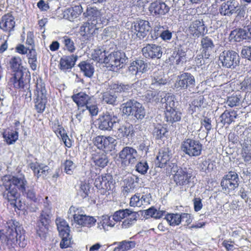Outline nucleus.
<instances>
[{"instance_id":"obj_23","label":"nucleus","mask_w":251,"mask_h":251,"mask_svg":"<svg viewBox=\"0 0 251 251\" xmlns=\"http://www.w3.org/2000/svg\"><path fill=\"white\" fill-rule=\"evenodd\" d=\"M52 128L56 135L58 137L60 136L65 145L68 148H70L72 146V141L58 120H55L52 122Z\"/></svg>"},{"instance_id":"obj_1","label":"nucleus","mask_w":251,"mask_h":251,"mask_svg":"<svg viewBox=\"0 0 251 251\" xmlns=\"http://www.w3.org/2000/svg\"><path fill=\"white\" fill-rule=\"evenodd\" d=\"M26 244L24 231L14 221L7 222L5 228L0 230V246L24 248Z\"/></svg>"},{"instance_id":"obj_34","label":"nucleus","mask_w":251,"mask_h":251,"mask_svg":"<svg viewBox=\"0 0 251 251\" xmlns=\"http://www.w3.org/2000/svg\"><path fill=\"white\" fill-rule=\"evenodd\" d=\"M72 98L78 107H85L89 103L88 101L90 100V96L83 92L73 95Z\"/></svg>"},{"instance_id":"obj_21","label":"nucleus","mask_w":251,"mask_h":251,"mask_svg":"<svg viewBox=\"0 0 251 251\" xmlns=\"http://www.w3.org/2000/svg\"><path fill=\"white\" fill-rule=\"evenodd\" d=\"M149 10L153 15L161 16L167 13L170 10V7L164 2L159 0L151 2Z\"/></svg>"},{"instance_id":"obj_14","label":"nucleus","mask_w":251,"mask_h":251,"mask_svg":"<svg viewBox=\"0 0 251 251\" xmlns=\"http://www.w3.org/2000/svg\"><path fill=\"white\" fill-rule=\"evenodd\" d=\"M117 117L113 113L106 112L98 120L99 128L103 130H111L118 124Z\"/></svg>"},{"instance_id":"obj_8","label":"nucleus","mask_w":251,"mask_h":251,"mask_svg":"<svg viewBox=\"0 0 251 251\" xmlns=\"http://www.w3.org/2000/svg\"><path fill=\"white\" fill-rule=\"evenodd\" d=\"M36 87L35 107L37 112L42 113L44 111L47 102V91L45 85L41 79L37 80Z\"/></svg>"},{"instance_id":"obj_16","label":"nucleus","mask_w":251,"mask_h":251,"mask_svg":"<svg viewBox=\"0 0 251 251\" xmlns=\"http://www.w3.org/2000/svg\"><path fill=\"white\" fill-rule=\"evenodd\" d=\"M151 26L148 21L143 20H136L131 26V31L140 39H143L148 34Z\"/></svg>"},{"instance_id":"obj_24","label":"nucleus","mask_w":251,"mask_h":251,"mask_svg":"<svg viewBox=\"0 0 251 251\" xmlns=\"http://www.w3.org/2000/svg\"><path fill=\"white\" fill-rule=\"evenodd\" d=\"M148 64L143 60L138 59L131 63L128 67V71L131 74L137 75L139 74H143L148 70Z\"/></svg>"},{"instance_id":"obj_56","label":"nucleus","mask_w":251,"mask_h":251,"mask_svg":"<svg viewBox=\"0 0 251 251\" xmlns=\"http://www.w3.org/2000/svg\"><path fill=\"white\" fill-rule=\"evenodd\" d=\"M104 150L108 151H111L114 148L116 144H117V141L115 139L112 137H104Z\"/></svg>"},{"instance_id":"obj_38","label":"nucleus","mask_w":251,"mask_h":251,"mask_svg":"<svg viewBox=\"0 0 251 251\" xmlns=\"http://www.w3.org/2000/svg\"><path fill=\"white\" fill-rule=\"evenodd\" d=\"M30 168L33 171L35 176L39 177L41 176H46L47 172L49 169L47 166L43 164H39L37 162L31 163L30 164Z\"/></svg>"},{"instance_id":"obj_59","label":"nucleus","mask_w":251,"mask_h":251,"mask_svg":"<svg viewBox=\"0 0 251 251\" xmlns=\"http://www.w3.org/2000/svg\"><path fill=\"white\" fill-rule=\"evenodd\" d=\"M62 238V240L60 243V246L62 249L69 247L71 243V238L70 233L67 235H60Z\"/></svg>"},{"instance_id":"obj_58","label":"nucleus","mask_w":251,"mask_h":251,"mask_svg":"<svg viewBox=\"0 0 251 251\" xmlns=\"http://www.w3.org/2000/svg\"><path fill=\"white\" fill-rule=\"evenodd\" d=\"M149 170V165L147 161H141L136 165V170L142 175H145Z\"/></svg>"},{"instance_id":"obj_28","label":"nucleus","mask_w":251,"mask_h":251,"mask_svg":"<svg viewBox=\"0 0 251 251\" xmlns=\"http://www.w3.org/2000/svg\"><path fill=\"white\" fill-rule=\"evenodd\" d=\"M78 56L73 54L70 56H64L60 60L59 68L64 71L71 69L75 64Z\"/></svg>"},{"instance_id":"obj_9","label":"nucleus","mask_w":251,"mask_h":251,"mask_svg":"<svg viewBox=\"0 0 251 251\" xmlns=\"http://www.w3.org/2000/svg\"><path fill=\"white\" fill-rule=\"evenodd\" d=\"M128 58L124 52L116 51L108 55L105 64L111 69L122 68L127 63Z\"/></svg>"},{"instance_id":"obj_31","label":"nucleus","mask_w":251,"mask_h":251,"mask_svg":"<svg viewBox=\"0 0 251 251\" xmlns=\"http://www.w3.org/2000/svg\"><path fill=\"white\" fill-rule=\"evenodd\" d=\"M107 90L117 93H126L131 91V86L128 84H124L115 82L108 83Z\"/></svg>"},{"instance_id":"obj_61","label":"nucleus","mask_w":251,"mask_h":251,"mask_svg":"<svg viewBox=\"0 0 251 251\" xmlns=\"http://www.w3.org/2000/svg\"><path fill=\"white\" fill-rule=\"evenodd\" d=\"M75 168V165L72 161L70 160H66L64 163V170L67 174L69 175L72 174Z\"/></svg>"},{"instance_id":"obj_37","label":"nucleus","mask_w":251,"mask_h":251,"mask_svg":"<svg viewBox=\"0 0 251 251\" xmlns=\"http://www.w3.org/2000/svg\"><path fill=\"white\" fill-rule=\"evenodd\" d=\"M115 225V223L113 219H111V217L107 215H103L101 217L100 222L98 223V227L107 231L109 230V227H113Z\"/></svg>"},{"instance_id":"obj_19","label":"nucleus","mask_w":251,"mask_h":251,"mask_svg":"<svg viewBox=\"0 0 251 251\" xmlns=\"http://www.w3.org/2000/svg\"><path fill=\"white\" fill-rule=\"evenodd\" d=\"M206 27L202 19H196L190 23L187 31L193 37H199L203 34Z\"/></svg>"},{"instance_id":"obj_51","label":"nucleus","mask_w":251,"mask_h":251,"mask_svg":"<svg viewBox=\"0 0 251 251\" xmlns=\"http://www.w3.org/2000/svg\"><path fill=\"white\" fill-rule=\"evenodd\" d=\"M180 214L177 213H168L165 216V219L167 222L172 226L178 225L180 223Z\"/></svg>"},{"instance_id":"obj_22","label":"nucleus","mask_w":251,"mask_h":251,"mask_svg":"<svg viewBox=\"0 0 251 251\" xmlns=\"http://www.w3.org/2000/svg\"><path fill=\"white\" fill-rule=\"evenodd\" d=\"M142 51L143 55L146 58L159 59L162 54L161 47L154 44H148L142 49Z\"/></svg>"},{"instance_id":"obj_62","label":"nucleus","mask_w":251,"mask_h":251,"mask_svg":"<svg viewBox=\"0 0 251 251\" xmlns=\"http://www.w3.org/2000/svg\"><path fill=\"white\" fill-rule=\"evenodd\" d=\"M239 103L240 99L235 96L229 97L226 102V104L230 107H232L238 105Z\"/></svg>"},{"instance_id":"obj_33","label":"nucleus","mask_w":251,"mask_h":251,"mask_svg":"<svg viewBox=\"0 0 251 251\" xmlns=\"http://www.w3.org/2000/svg\"><path fill=\"white\" fill-rule=\"evenodd\" d=\"M92 159L96 166L102 168L107 166L109 162L107 156L102 152L93 153Z\"/></svg>"},{"instance_id":"obj_63","label":"nucleus","mask_w":251,"mask_h":251,"mask_svg":"<svg viewBox=\"0 0 251 251\" xmlns=\"http://www.w3.org/2000/svg\"><path fill=\"white\" fill-rule=\"evenodd\" d=\"M129 203L131 206L140 207L142 205V202L140 201V196L138 194L134 195L131 198Z\"/></svg>"},{"instance_id":"obj_49","label":"nucleus","mask_w":251,"mask_h":251,"mask_svg":"<svg viewBox=\"0 0 251 251\" xmlns=\"http://www.w3.org/2000/svg\"><path fill=\"white\" fill-rule=\"evenodd\" d=\"M29 52L27 54L28 63L30 65L32 70H35L36 69L37 65V53L35 50L33 48H31L28 50Z\"/></svg>"},{"instance_id":"obj_17","label":"nucleus","mask_w":251,"mask_h":251,"mask_svg":"<svg viewBox=\"0 0 251 251\" xmlns=\"http://www.w3.org/2000/svg\"><path fill=\"white\" fill-rule=\"evenodd\" d=\"M239 178L236 173L229 172L222 179L221 185L223 189L228 192L234 190L239 185Z\"/></svg>"},{"instance_id":"obj_43","label":"nucleus","mask_w":251,"mask_h":251,"mask_svg":"<svg viewBox=\"0 0 251 251\" xmlns=\"http://www.w3.org/2000/svg\"><path fill=\"white\" fill-rule=\"evenodd\" d=\"M3 137L7 144H13L18 139V132L13 130H5L3 133Z\"/></svg>"},{"instance_id":"obj_42","label":"nucleus","mask_w":251,"mask_h":251,"mask_svg":"<svg viewBox=\"0 0 251 251\" xmlns=\"http://www.w3.org/2000/svg\"><path fill=\"white\" fill-rule=\"evenodd\" d=\"M181 113L176 109L165 111V118L167 122L174 123L180 120Z\"/></svg>"},{"instance_id":"obj_25","label":"nucleus","mask_w":251,"mask_h":251,"mask_svg":"<svg viewBox=\"0 0 251 251\" xmlns=\"http://www.w3.org/2000/svg\"><path fill=\"white\" fill-rule=\"evenodd\" d=\"M85 16L88 18V21L94 23L97 22L96 25L100 27L102 25L100 12L96 7H88L86 12L84 13Z\"/></svg>"},{"instance_id":"obj_40","label":"nucleus","mask_w":251,"mask_h":251,"mask_svg":"<svg viewBox=\"0 0 251 251\" xmlns=\"http://www.w3.org/2000/svg\"><path fill=\"white\" fill-rule=\"evenodd\" d=\"M78 66L81 72L83 75L88 77H91L94 73V67L93 65L87 61L80 62Z\"/></svg>"},{"instance_id":"obj_5","label":"nucleus","mask_w":251,"mask_h":251,"mask_svg":"<svg viewBox=\"0 0 251 251\" xmlns=\"http://www.w3.org/2000/svg\"><path fill=\"white\" fill-rule=\"evenodd\" d=\"M68 218L74 221L75 223L83 226L91 227L97 220L92 216H86L81 208L71 206L68 212Z\"/></svg>"},{"instance_id":"obj_52","label":"nucleus","mask_w":251,"mask_h":251,"mask_svg":"<svg viewBox=\"0 0 251 251\" xmlns=\"http://www.w3.org/2000/svg\"><path fill=\"white\" fill-rule=\"evenodd\" d=\"M62 42L64 45V49L70 52H74L75 50V44L72 39L65 36L62 38Z\"/></svg>"},{"instance_id":"obj_46","label":"nucleus","mask_w":251,"mask_h":251,"mask_svg":"<svg viewBox=\"0 0 251 251\" xmlns=\"http://www.w3.org/2000/svg\"><path fill=\"white\" fill-rule=\"evenodd\" d=\"M171 158V153L168 151L160 152L159 155L157 156V160L158 161V167L160 168L164 167V165L170 160Z\"/></svg>"},{"instance_id":"obj_48","label":"nucleus","mask_w":251,"mask_h":251,"mask_svg":"<svg viewBox=\"0 0 251 251\" xmlns=\"http://www.w3.org/2000/svg\"><path fill=\"white\" fill-rule=\"evenodd\" d=\"M110 91L109 90L102 94V101L104 103L114 105L117 101V96L116 94H112Z\"/></svg>"},{"instance_id":"obj_3","label":"nucleus","mask_w":251,"mask_h":251,"mask_svg":"<svg viewBox=\"0 0 251 251\" xmlns=\"http://www.w3.org/2000/svg\"><path fill=\"white\" fill-rule=\"evenodd\" d=\"M9 64L10 68L15 72L14 76L11 78L10 82L15 88L25 87L28 88L29 84L24 77V71L25 68L22 65V60L20 57L13 56L10 58Z\"/></svg>"},{"instance_id":"obj_20","label":"nucleus","mask_w":251,"mask_h":251,"mask_svg":"<svg viewBox=\"0 0 251 251\" xmlns=\"http://www.w3.org/2000/svg\"><path fill=\"white\" fill-rule=\"evenodd\" d=\"M239 9L238 2L235 0H229L221 4L219 11L222 15L230 16L236 13Z\"/></svg>"},{"instance_id":"obj_18","label":"nucleus","mask_w":251,"mask_h":251,"mask_svg":"<svg viewBox=\"0 0 251 251\" xmlns=\"http://www.w3.org/2000/svg\"><path fill=\"white\" fill-rule=\"evenodd\" d=\"M229 39L235 42L251 39V24L245 26L243 28L232 31L229 35Z\"/></svg>"},{"instance_id":"obj_10","label":"nucleus","mask_w":251,"mask_h":251,"mask_svg":"<svg viewBox=\"0 0 251 251\" xmlns=\"http://www.w3.org/2000/svg\"><path fill=\"white\" fill-rule=\"evenodd\" d=\"M181 149L189 156H198L201 154L202 145L199 141L188 138L182 142Z\"/></svg>"},{"instance_id":"obj_47","label":"nucleus","mask_w":251,"mask_h":251,"mask_svg":"<svg viewBox=\"0 0 251 251\" xmlns=\"http://www.w3.org/2000/svg\"><path fill=\"white\" fill-rule=\"evenodd\" d=\"M93 59L101 63H105V61L107 58L105 50H102L100 49H97L94 50L92 53Z\"/></svg>"},{"instance_id":"obj_64","label":"nucleus","mask_w":251,"mask_h":251,"mask_svg":"<svg viewBox=\"0 0 251 251\" xmlns=\"http://www.w3.org/2000/svg\"><path fill=\"white\" fill-rule=\"evenodd\" d=\"M243 57L251 61V46H244L241 50Z\"/></svg>"},{"instance_id":"obj_12","label":"nucleus","mask_w":251,"mask_h":251,"mask_svg":"<svg viewBox=\"0 0 251 251\" xmlns=\"http://www.w3.org/2000/svg\"><path fill=\"white\" fill-rule=\"evenodd\" d=\"M196 85L195 77L190 73H183L178 75L174 84L176 89L185 90L193 88Z\"/></svg>"},{"instance_id":"obj_26","label":"nucleus","mask_w":251,"mask_h":251,"mask_svg":"<svg viewBox=\"0 0 251 251\" xmlns=\"http://www.w3.org/2000/svg\"><path fill=\"white\" fill-rule=\"evenodd\" d=\"M167 83L164 72L162 71H158L153 73L151 78V88L153 89H157L161 86Z\"/></svg>"},{"instance_id":"obj_7","label":"nucleus","mask_w":251,"mask_h":251,"mask_svg":"<svg viewBox=\"0 0 251 251\" xmlns=\"http://www.w3.org/2000/svg\"><path fill=\"white\" fill-rule=\"evenodd\" d=\"M173 179L177 185L183 186L188 184L192 176V171L186 168H182L173 164L171 169Z\"/></svg>"},{"instance_id":"obj_30","label":"nucleus","mask_w":251,"mask_h":251,"mask_svg":"<svg viewBox=\"0 0 251 251\" xmlns=\"http://www.w3.org/2000/svg\"><path fill=\"white\" fill-rule=\"evenodd\" d=\"M134 134V127L132 125L126 124L120 125L117 128L116 133L117 137L119 138L123 137H131Z\"/></svg>"},{"instance_id":"obj_60","label":"nucleus","mask_w":251,"mask_h":251,"mask_svg":"<svg viewBox=\"0 0 251 251\" xmlns=\"http://www.w3.org/2000/svg\"><path fill=\"white\" fill-rule=\"evenodd\" d=\"M242 156L246 161H249L251 160V146L243 147Z\"/></svg>"},{"instance_id":"obj_6","label":"nucleus","mask_w":251,"mask_h":251,"mask_svg":"<svg viewBox=\"0 0 251 251\" xmlns=\"http://www.w3.org/2000/svg\"><path fill=\"white\" fill-rule=\"evenodd\" d=\"M122 111L124 114L133 116L138 120L143 119L146 115V111L142 104L134 100L124 103Z\"/></svg>"},{"instance_id":"obj_11","label":"nucleus","mask_w":251,"mask_h":251,"mask_svg":"<svg viewBox=\"0 0 251 251\" xmlns=\"http://www.w3.org/2000/svg\"><path fill=\"white\" fill-rule=\"evenodd\" d=\"M119 158L123 166H127L134 164L138 156L137 151L130 147H124L119 153Z\"/></svg>"},{"instance_id":"obj_27","label":"nucleus","mask_w":251,"mask_h":251,"mask_svg":"<svg viewBox=\"0 0 251 251\" xmlns=\"http://www.w3.org/2000/svg\"><path fill=\"white\" fill-rule=\"evenodd\" d=\"M15 25L14 18L10 14L2 16L0 22V28L5 32H10Z\"/></svg>"},{"instance_id":"obj_35","label":"nucleus","mask_w":251,"mask_h":251,"mask_svg":"<svg viewBox=\"0 0 251 251\" xmlns=\"http://www.w3.org/2000/svg\"><path fill=\"white\" fill-rule=\"evenodd\" d=\"M82 7L80 5L66 9L63 12L64 18L71 21L77 18L82 12Z\"/></svg>"},{"instance_id":"obj_36","label":"nucleus","mask_w":251,"mask_h":251,"mask_svg":"<svg viewBox=\"0 0 251 251\" xmlns=\"http://www.w3.org/2000/svg\"><path fill=\"white\" fill-rule=\"evenodd\" d=\"M94 23H91L87 21V22L84 23L80 28L81 34L82 35H88L93 34L96 29H99L100 27L96 25L97 22L93 21Z\"/></svg>"},{"instance_id":"obj_29","label":"nucleus","mask_w":251,"mask_h":251,"mask_svg":"<svg viewBox=\"0 0 251 251\" xmlns=\"http://www.w3.org/2000/svg\"><path fill=\"white\" fill-rule=\"evenodd\" d=\"M201 43L202 53L204 54L205 58H208L215 47L213 40L210 37L204 36L201 38Z\"/></svg>"},{"instance_id":"obj_32","label":"nucleus","mask_w":251,"mask_h":251,"mask_svg":"<svg viewBox=\"0 0 251 251\" xmlns=\"http://www.w3.org/2000/svg\"><path fill=\"white\" fill-rule=\"evenodd\" d=\"M138 216L137 212L128 209L126 215L122 222V228L126 229L132 226L136 223Z\"/></svg>"},{"instance_id":"obj_44","label":"nucleus","mask_w":251,"mask_h":251,"mask_svg":"<svg viewBox=\"0 0 251 251\" xmlns=\"http://www.w3.org/2000/svg\"><path fill=\"white\" fill-rule=\"evenodd\" d=\"M167 94L165 93H163L162 95V97H164V98L161 97L160 101L163 104L165 103L164 107L166 109V111L167 110H171L175 108V102L174 101V97L172 95H169L167 96Z\"/></svg>"},{"instance_id":"obj_13","label":"nucleus","mask_w":251,"mask_h":251,"mask_svg":"<svg viewBox=\"0 0 251 251\" xmlns=\"http://www.w3.org/2000/svg\"><path fill=\"white\" fill-rule=\"evenodd\" d=\"M219 60L223 66L227 68H234L239 63V56L233 50L224 51L221 53Z\"/></svg>"},{"instance_id":"obj_45","label":"nucleus","mask_w":251,"mask_h":251,"mask_svg":"<svg viewBox=\"0 0 251 251\" xmlns=\"http://www.w3.org/2000/svg\"><path fill=\"white\" fill-rule=\"evenodd\" d=\"M56 223L59 235L67 236L68 233H69L70 229L67 222L63 219H57Z\"/></svg>"},{"instance_id":"obj_4","label":"nucleus","mask_w":251,"mask_h":251,"mask_svg":"<svg viewBox=\"0 0 251 251\" xmlns=\"http://www.w3.org/2000/svg\"><path fill=\"white\" fill-rule=\"evenodd\" d=\"M51 216V207L48 201V197H46L44 202V207L37 223V233L41 238L45 237Z\"/></svg>"},{"instance_id":"obj_41","label":"nucleus","mask_w":251,"mask_h":251,"mask_svg":"<svg viewBox=\"0 0 251 251\" xmlns=\"http://www.w3.org/2000/svg\"><path fill=\"white\" fill-rule=\"evenodd\" d=\"M114 244H117V246L116 247L113 251H126L133 248L135 246V242L133 241L124 240L120 242L115 243Z\"/></svg>"},{"instance_id":"obj_15","label":"nucleus","mask_w":251,"mask_h":251,"mask_svg":"<svg viewBox=\"0 0 251 251\" xmlns=\"http://www.w3.org/2000/svg\"><path fill=\"white\" fill-rule=\"evenodd\" d=\"M95 186L101 191L100 193L105 194L114 187L113 177L110 174L99 176L95 180Z\"/></svg>"},{"instance_id":"obj_50","label":"nucleus","mask_w":251,"mask_h":251,"mask_svg":"<svg viewBox=\"0 0 251 251\" xmlns=\"http://www.w3.org/2000/svg\"><path fill=\"white\" fill-rule=\"evenodd\" d=\"M163 93H158L155 91H148L147 92L146 94L145 95V97L147 100L149 101H154L155 102H157L159 101L160 100V98L162 97V95Z\"/></svg>"},{"instance_id":"obj_39","label":"nucleus","mask_w":251,"mask_h":251,"mask_svg":"<svg viewBox=\"0 0 251 251\" xmlns=\"http://www.w3.org/2000/svg\"><path fill=\"white\" fill-rule=\"evenodd\" d=\"M237 113L234 111H225L220 117V122L224 125H230L237 117Z\"/></svg>"},{"instance_id":"obj_53","label":"nucleus","mask_w":251,"mask_h":251,"mask_svg":"<svg viewBox=\"0 0 251 251\" xmlns=\"http://www.w3.org/2000/svg\"><path fill=\"white\" fill-rule=\"evenodd\" d=\"M168 132L166 128L163 127L161 125H157L154 128L153 130V135L156 139H161L163 136H165L166 133Z\"/></svg>"},{"instance_id":"obj_57","label":"nucleus","mask_w":251,"mask_h":251,"mask_svg":"<svg viewBox=\"0 0 251 251\" xmlns=\"http://www.w3.org/2000/svg\"><path fill=\"white\" fill-rule=\"evenodd\" d=\"M128 209H122L116 211L112 216V219L115 222H121L122 220H124L126 215Z\"/></svg>"},{"instance_id":"obj_2","label":"nucleus","mask_w":251,"mask_h":251,"mask_svg":"<svg viewBox=\"0 0 251 251\" xmlns=\"http://www.w3.org/2000/svg\"><path fill=\"white\" fill-rule=\"evenodd\" d=\"M3 185L0 189L4 190L3 196L7 199L11 205L17 207L16 201L19 195L17 188L24 192L25 190L26 181L24 177H17L6 175L2 178Z\"/></svg>"},{"instance_id":"obj_55","label":"nucleus","mask_w":251,"mask_h":251,"mask_svg":"<svg viewBox=\"0 0 251 251\" xmlns=\"http://www.w3.org/2000/svg\"><path fill=\"white\" fill-rule=\"evenodd\" d=\"M151 37L153 39H157L158 37H160L164 41L170 40L172 37V33L169 30H162L160 32L157 33L156 35H152Z\"/></svg>"},{"instance_id":"obj_54","label":"nucleus","mask_w":251,"mask_h":251,"mask_svg":"<svg viewBox=\"0 0 251 251\" xmlns=\"http://www.w3.org/2000/svg\"><path fill=\"white\" fill-rule=\"evenodd\" d=\"M164 213L165 211L157 210L153 207L147 209L145 212V214L147 216H151L155 219L161 218Z\"/></svg>"}]
</instances>
